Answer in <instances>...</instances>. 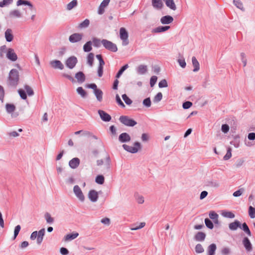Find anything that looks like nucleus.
<instances>
[{"instance_id":"obj_52","label":"nucleus","mask_w":255,"mask_h":255,"mask_svg":"<svg viewBox=\"0 0 255 255\" xmlns=\"http://www.w3.org/2000/svg\"><path fill=\"white\" fill-rule=\"evenodd\" d=\"M77 63V58L75 56H71L67 59L66 64H76Z\"/></svg>"},{"instance_id":"obj_10","label":"nucleus","mask_w":255,"mask_h":255,"mask_svg":"<svg viewBox=\"0 0 255 255\" xmlns=\"http://www.w3.org/2000/svg\"><path fill=\"white\" fill-rule=\"evenodd\" d=\"M242 244L246 250L248 252L251 251L253 250V246L250 240L247 237H245L242 241Z\"/></svg>"},{"instance_id":"obj_32","label":"nucleus","mask_w":255,"mask_h":255,"mask_svg":"<svg viewBox=\"0 0 255 255\" xmlns=\"http://www.w3.org/2000/svg\"><path fill=\"white\" fill-rule=\"evenodd\" d=\"M221 215L224 217L229 219H233L235 217V214L231 211H223Z\"/></svg>"},{"instance_id":"obj_8","label":"nucleus","mask_w":255,"mask_h":255,"mask_svg":"<svg viewBox=\"0 0 255 255\" xmlns=\"http://www.w3.org/2000/svg\"><path fill=\"white\" fill-rule=\"evenodd\" d=\"M98 113L100 117V118L103 121L105 122H109L111 120V116L105 111L102 110H99L98 111Z\"/></svg>"},{"instance_id":"obj_9","label":"nucleus","mask_w":255,"mask_h":255,"mask_svg":"<svg viewBox=\"0 0 255 255\" xmlns=\"http://www.w3.org/2000/svg\"><path fill=\"white\" fill-rule=\"evenodd\" d=\"M88 196L92 202H96L99 198L98 192L93 189L90 190L89 191Z\"/></svg>"},{"instance_id":"obj_14","label":"nucleus","mask_w":255,"mask_h":255,"mask_svg":"<svg viewBox=\"0 0 255 255\" xmlns=\"http://www.w3.org/2000/svg\"><path fill=\"white\" fill-rule=\"evenodd\" d=\"M82 34L74 33L70 36L69 39L71 42L74 43L80 41L82 39Z\"/></svg>"},{"instance_id":"obj_30","label":"nucleus","mask_w":255,"mask_h":255,"mask_svg":"<svg viewBox=\"0 0 255 255\" xmlns=\"http://www.w3.org/2000/svg\"><path fill=\"white\" fill-rule=\"evenodd\" d=\"M22 4L28 5L29 6V8L30 10L33 9V5L31 4V3L29 1H27V0H17V2H16V5L17 6H19V5H21Z\"/></svg>"},{"instance_id":"obj_43","label":"nucleus","mask_w":255,"mask_h":255,"mask_svg":"<svg viewBox=\"0 0 255 255\" xmlns=\"http://www.w3.org/2000/svg\"><path fill=\"white\" fill-rule=\"evenodd\" d=\"M21 230V226L19 225L16 226L14 230V234L13 237V240H15L17 237L20 231Z\"/></svg>"},{"instance_id":"obj_50","label":"nucleus","mask_w":255,"mask_h":255,"mask_svg":"<svg viewBox=\"0 0 255 255\" xmlns=\"http://www.w3.org/2000/svg\"><path fill=\"white\" fill-rule=\"evenodd\" d=\"M209 216L210 218L212 219L213 221L217 219H218L219 217L218 214L213 211H210L209 212Z\"/></svg>"},{"instance_id":"obj_1","label":"nucleus","mask_w":255,"mask_h":255,"mask_svg":"<svg viewBox=\"0 0 255 255\" xmlns=\"http://www.w3.org/2000/svg\"><path fill=\"white\" fill-rule=\"evenodd\" d=\"M9 85L16 87L19 81L18 72L16 69H11L9 73Z\"/></svg>"},{"instance_id":"obj_45","label":"nucleus","mask_w":255,"mask_h":255,"mask_svg":"<svg viewBox=\"0 0 255 255\" xmlns=\"http://www.w3.org/2000/svg\"><path fill=\"white\" fill-rule=\"evenodd\" d=\"M77 5V1L76 0H73L72 1L69 2L67 5V9L68 10H71L73 7H75Z\"/></svg>"},{"instance_id":"obj_39","label":"nucleus","mask_w":255,"mask_h":255,"mask_svg":"<svg viewBox=\"0 0 255 255\" xmlns=\"http://www.w3.org/2000/svg\"><path fill=\"white\" fill-rule=\"evenodd\" d=\"M44 217L47 223L51 224L52 223H53L54 218L51 216L50 214L49 213L46 212L45 214Z\"/></svg>"},{"instance_id":"obj_47","label":"nucleus","mask_w":255,"mask_h":255,"mask_svg":"<svg viewBox=\"0 0 255 255\" xmlns=\"http://www.w3.org/2000/svg\"><path fill=\"white\" fill-rule=\"evenodd\" d=\"M162 99V94L161 92H158L153 98L154 103H158L160 102Z\"/></svg>"},{"instance_id":"obj_6","label":"nucleus","mask_w":255,"mask_h":255,"mask_svg":"<svg viewBox=\"0 0 255 255\" xmlns=\"http://www.w3.org/2000/svg\"><path fill=\"white\" fill-rule=\"evenodd\" d=\"M120 36L121 39L123 40V45H127L128 43V33L126 29L122 27L120 30Z\"/></svg>"},{"instance_id":"obj_37","label":"nucleus","mask_w":255,"mask_h":255,"mask_svg":"<svg viewBox=\"0 0 255 255\" xmlns=\"http://www.w3.org/2000/svg\"><path fill=\"white\" fill-rule=\"evenodd\" d=\"M17 92H18L19 96L20 97L21 99H22V100H24L27 99V96L26 93L23 89H19L17 90Z\"/></svg>"},{"instance_id":"obj_38","label":"nucleus","mask_w":255,"mask_h":255,"mask_svg":"<svg viewBox=\"0 0 255 255\" xmlns=\"http://www.w3.org/2000/svg\"><path fill=\"white\" fill-rule=\"evenodd\" d=\"M205 224L206 226L209 229H213L214 228V224L213 222L208 218L205 219Z\"/></svg>"},{"instance_id":"obj_62","label":"nucleus","mask_w":255,"mask_h":255,"mask_svg":"<svg viewBox=\"0 0 255 255\" xmlns=\"http://www.w3.org/2000/svg\"><path fill=\"white\" fill-rule=\"evenodd\" d=\"M94 55L92 53L89 54L87 57V62L88 64H93L94 61Z\"/></svg>"},{"instance_id":"obj_15","label":"nucleus","mask_w":255,"mask_h":255,"mask_svg":"<svg viewBox=\"0 0 255 255\" xmlns=\"http://www.w3.org/2000/svg\"><path fill=\"white\" fill-rule=\"evenodd\" d=\"M206 235L204 232H198L194 237V239L198 242H203L205 240Z\"/></svg>"},{"instance_id":"obj_18","label":"nucleus","mask_w":255,"mask_h":255,"mask_svg":"<svg viewBox=\"0 0 255 255\" xmlns=\"http://www.w3.org/2000/svg\"><path fill=\"white\" fill-rule=\"evenodd\" d=\"M240 225L241 222L237 220H235L233 222L229 224V228L231 231H236L240 228Z\"/></svg>"},{"instance_id":"obj_20","label":"nucleus","mask_w":255,"mask_h":255,"mask_svg":"<svg viewBox=\"0 0 255 255\" xmlns=\"http://www.w3.org/2000/svg\"><path fill=\"white\" fill-rule=\"evenodd\" d=\"M173 21V18L171 16L166 15L162 17L160 19V22L163 24H169Z\"/></svg>"},{"instance_id":"obj_56","label":"nucleus","mask_w":255,"mask_h":255,"mask_svg":"<svg viewBox=\"0 0 255 255\" xmlns=\"http://www.w3.org/2000/svg\"><path fill=\"white\" fill-rule=\"evenodd\" d=\"M92 42L94 46L95 47H100L101 45L102 44V40L96 38H94L93 39Z\"/></svg>"},{"instance_id":"obj_5","label":"nucleus","mask_w":255,"mask_h":255,"mask_svg":"<svg viewBox=\"0 0 255 255\" xmlns=\"http://www.w3.org/2000/svg\"><path fill=\"white\" fill-rule=\"evenodd\" d=\"M102 45L103 46L108 50L113 52H116L118 50V47L115 43L109 41L107 39H103L102 40Z\"/></svg>"},{"instance_id":"obj_11","label":"nucleus","mask_w":255,"mask_h":255,"mask_svg":"<svg viewBox=\"0 0 255 255\" xmlns=\"http://www.w3.org/2000/svg\"><path fill=\"white\" fill-rule=\"evenodd\" d=\"M6 57L12 61H15L17 59V56L14 50L12 48H8L6 54Z\"/></svg>"},{"instance_id":"obj_42","label":"nucleus","mask_w":255,"mask_h":255,"mask_svg":"<svg viewBox=\"0 0 255 255\" xmlns=\"http://www.w3.org/2000/svg\"><path fill=\"white\" fill-rule=\"evenodd\" d=\"M195 250L197 254H201L204 252V249L202 245L200 244H198L196 245Z\"/></svg>"},{"instance_id":"obj_24","label":"nucleus","mask_w":255,"mask_h":255,"mask_svg":"<svg viewBox=\"0 0 255 255\" xmlns=\"http://www.w3.org/2000/svg\"><path fill=\"white\" fill-rule=\"evenodd\" d=\"M5 37L7 42H11L13 39L12 31L11 29H7L5 32Z\"/></svg>"},{"instance_id":"obj_35","label":"nucleus","mask_w":255,"mask_h":255,"mask_svg":"<svg viewBox=\"0 0 255 255\" xmlns=\"http://www.w3.org/2000/svg\"><path fill=\"white\" fill-rule=\"evenodd\" d=\"M24 88L25 90L27 96H32L34 94L33 89L28 85H24Z\"/></svg>"},{"instance_id":"obj_13","label":"nucleus","mask_w":255,"mask_h":255,"mask_svg":"<svg viewBox=\"0 0 255 255\" xmlns=\"http://www.w3.org/2000/svg\"><path fill=\"white\" fill-rule=\"evenodd\" d=\"M80 163V160L78 157H74L70 160L69 162V166L72 169H75L77 168Z\"/></svg>"},{"instance_id":"obj_59","label":"nucleus","mask_w":255,"mask_h":255,"mask_svg":"<svg viewBox=\"0 0 255 255\" xmlns=\"http://www.w3.org/2000/svg\"><path fill=\"white\" fill-rule=\"evenodd\" d=\"M89 24H90L89 20L88 19H86L85 20H84L82 22H81L79 24V27L80 28L87 27L89 26Z\"/></svg>"},{"instance_id":"obj_58","label":"nucleus","mask_w":255,"mask_h":255,"mask_svg":"<svg viewBox=\"0 0 255 255\" xmlns=\"http://www.w3.org/2000/svg\"><path fill=\"white\" fill-rule=\"evenodd\" d=\"M157 80V77L156 76H152L150 79V86L151 87H153L156 84Z\"/></svg>"},{"instance_id":"obj_57","label":"nucleus","mask_w":255,"mask_h":255,"mask_svg":"<svg viewBox=\"0 0 255 255\" xmlns=\"http://www.w3.org/2000/svg\"><path fill=\"white\" fill-rule=\"evenodd\" d=\"M104 65H99L98 70H97V74L99 77H102L103 75V71H104Z\"/></svg>"},{"instance_id":"obj_44","label":"nucleus","mask_w":255,"mask_h":255,"mask_svg":"<svg viewBox=\"0 0 255 255\" xmlns=\"http://www.w3.org/2000/svg\"><path fill=\"white\" fill-rule=\"evenodd\" d=\"M142 104L144 107H145L146 108L150 107L151 105V102L150 98L149 97H148V98L144 99L143 100Z\"/></svg>"},{"instance_id":"obj_61","label":"nucleus","mask_w":255,"mask_h":255,"mask_svg":"<svg viewBox=\"0 0 255 255\" xmlns=\"http://www.w3.org/2000/svg\"><path fill=\"white\" fill-rule=\"evenodd\" d=\"M244 191V189L243 188L239 189V190H238L236 191L235 192H234L233 193V195L234 197H239L241 195H242V194H243Z\"/></svg>"},{"instance_id":"obj_64","label":"nucleus","mask_w":255,"mask_h":255,"mask_svg":"<svg viewBox=\"0 0 255 255\" xmlns=\"http://www.w3.org/2000/svg\"><path fill=\"white\" fill-rule=\"evenodd\" d=\"M60 253L62 255H68L69 253V252L67 248L65 247H62L60 249Z\"/></svg>"},{"instance_id":"obj_29","label":"nucleus","mask_w":255,"mask_h":255,"mask_svg":"<svg viewBox=\"0 0 255 255\" xmlns=\"http://www.w3.org/2000/svg\"><path fill=\"white\" fill-rule=\"evenodd\" d=\"M128 68V65H124L122 66L117 73L115 78L117 79L120 78L124 71Z\"/></svg>"},{"instance_id":"obj_60","label":"nucleus","mask_w":255,"mask_h":255,"mask_svg":"<svg viewBox=\"0 0 255 255\" xmlns=\"http://www.w3.org/2000/svg\"><path fill=\"white\" fill-rule=\"evenodd\" d=\"M229 126L228 124H223L221 126V130L224 133H227L229 131Z\"/></svg>"},{"instance_id":"obj_36","label":"nucleus","mask_w":255,"mask_h":255,"mask_svg":"<svg viewBox=\"0 0 255 255\" xmlns=\"http://www.w3.org/2000/svg\"><path fill=\"white\" fill-rule=\"evenodd\" d=\"M95 182L100 185H103L105 182V177L102 174L98 175L95 178Z\"/></svg>"},{"instance_id":"obj_33","label":"nucleus","mask_w":255,"mask_h":255,"mask_svg":"<svg viewBox=\"0 0 255 255\" xmlns=\"http://www.w3.org/2000/svg\"><path fill=\"white\" fill-rule=\"evenodd\" d=\"M206 185L208 187L218 188L220 186L219 182L213 180H207L206 181Z\"/></svg>"},{"instance_id":"obj_40","label":"nucleus","mask_w":255,"mask_h":255,"mask_svg":"<svg viewBox=\"0 0 255 255\" xmlns=\"http://www.w3.org/2000/svg\"><path fill=\"white\" fill-rule=\"evenodd\" d=\"M122 97L127 105L129 106L132 104V100L126 94H123Z\"/></svg>"},{"instance_id":"obj_3","label":"nucleus","mask_w":255,"mask_h":255,"mask_svg":"<svg viewBox=\"0 0 255 255\" xmlns=\"http://www.w3.org/2000/svg\"><path fill=\"white\" fill-rule=\"evenodd\" d=\"M133 145L134 146L132 147L127 144H124L122 146L126 151L131 153H137L142 147L140 143L138 141L134 142Z\"/></svg>"},{"instance_id":"obj_7","label":"nucleus","mask_w":255,"mask_h":255,"mask_svg":"<svg viewBox=\"0 0 255 255\" xmlns=\"http://www.w3.org/2000/svg\"><path fill=\"white\" fill-rule=\"evenodd\" d=\"M73 191L76 196L81 201L83 202L85 200V196L83 194V192L77 185H75L73 188Z\"/></svg>"},{"instance_id":"obj_51","label":"nucleus","mask_w":255,"mask_h":255,"mask_svg":"<svg viewBox=\"0 0 255 255\" xmlns=\"http://www.w3.org/2000/svg\"><path fill=\"white\" fill-rule=\"evenodd\" d=\"M244 162L245 160L243 158H239L236 160L234 166L237 168H239L243 165Z\"/></svg>"},{"instance_id":"obj_41","label":"nucleus","mask_w":255,"mask_h":255,"mask_svg":"<svg viewBox=\"0 0 255 255\" xmlns=\"http://www.w3.org/2000/svg\"><path fill=\"white\" fill-rule=\"evenodd\" d=\"M249 215L251 218L254 219L255 218V208L250 206L249 207Z\"/></svg>"},{"instance_id":"obj_27","label":"nucleus","mask_w":255,"mask_h":255,"mask_svg":"<svg viewBox=\"0 0 255 255\" xmlns=\"http://www.w3.org/2000/svg\"><path fill=\"white\" fill-rule=\"evenodd\" d=\"M166 6L170 8L171 9L175 10L176 9V6L173 0H163Z\"/></svg>"},{"instance_id":"obj_31","label":"nucleus","mask_w":255,"mask_h":255,"mask_svg":"<svg viewBox=\"0 0 255 255\" xmlns=\"http://www.w3.org/2000/svg\"><path fill=\"white\" fill-rule=\"evenodd\" d=\"M169 28H170L169 26H158V27L155 28V29H154L153 30V32H154L155 33H160V32L167 31Z\"/></svg>"},{"instance_id":"obj_12","label":"nucleus","mask_w":255,"mask_h":255,"mask_svg":"<svg viewBox=\"0 0 255 255\" xmlns=\"http://www.w3.org/2000/svg\"><path fill=\"white\" fill-rule=\"evenodd\" d=\"M131 140L130 135L127 132H123L119 136V140L122 143L129 142Z\"/></svg>"},{"instance_id":"obj_19","label":"nucleus","mask_w":255,"mask_h":255,"mask_svg":"<svg viewBox=\"0 0 255 255\" xmlns=\"http://www.w3.org/2000/svg\"><path fill=\"white\" fill-rule=\"evenodd\" d=\"M75 78L77 80L79 83H83L85 81L86 76L84 73L82 71H79L75 74Z\"/></svg>"},{"instance_id":"obj_28","label":"nucleus","mask_w":255,"mask_h":255,"mask_svg":"<svg viewBox=\"0 0 255 255\" xmlns=\"http://www.w3.org/2000/svg\"><path fill=\"white\" fill-rule=\"evenodd\" d=\"M76 92L82 98H86L88 96L87 91L82 87H78L76 89Z\"/></svg>"},{"instance_id":"obj_54","label":"nucleus","mask_w":255,"mask_h":255,"mask_svg":"<svg viewBox=\"0 0 255 255\" xmlns=\"http://www.w3.org/2000/svg\"><path fill=\"white\" fill-rule=\"evenodd\" d=\"M158 86L160 88H166L168 87V83L165 79H162L158 83Z\"/></svg>"},{"instance_id":"obj_21","label":"nucleus","mask_w":255,"mask_h":255,"mask_svg":"<svg viewBox=\"0 0 255 255\" xmlns=\"http://www.w3.org/2000/svg\"><path fill=\"white\" fill-rule=\"evenodd\" d=\"M240 228L244 232L249 236L251 237L252 236V233L250 230L249 227L246 222L243 223V224L241 223Z\"/></svg>"},{"instance_id":"obj_48","label":"nucleus","mask_w":255,"mask_h":255,"mask_svg":"<svg viewBox=\"0 0 255 255\" xmlns=\"http://www.w3.org/2000/svg\"><path fill=\"white\" fill-rule=\"evenodd\" d=\"M232 149L231 147H228L226 155L223 157L224 160H227L232 157Z\"/></svg>"},{"instance_id":"obj_25","label":"nucleus","mask_w":255,"mask_h":255,"mask_svg":"<svg viewBox=\"0 0 255 255\" xmlns=\"http://www.w3.org/2000/svg\"><path fill=\"white\" fill-rule=\"evenodd\" d=\"M79 236V234L77 232H73L68 234L64 236V240L65 241H71L76 239Z\"/></svg>"},{"instance_id":"obj_26","label":"nucleus","mask_w":255,"mask_h":255,"mask_svg":"<svg viewBox=\"0 0 255 255\" xmlns=\"http://www.w3.org/2000/svg\"><path fill=\"white\" fill-rule=\"evenodd\" d=\"M152 5L154 8L159 9L162 8L163 3L161 0H152Z\"/></svg>"},{"instance_id":"obj_55","label":"nucleus","mask_w":255,"mask_h":255,"mask_svg":"<svg viewBox=\"0 0 255 255\" xmlns=\"http://www.w3.org/2000/svg\"><path fill=\"white\" fill-rule=\"evenodd\" d=\"M193 105V103L190 101H185L183 103L182 107L184 109L186 110L189 109Z\"/></svg>"},{"instance_id":"obj_53","label":"nucleus","mask_w":255,"mask_h":255,"mask_svg":"<svg viewBox=\"0 0 255 255\" xmlns=\"http://www.w3.org/2000/svg\"><path fill=\"white\" fill-rule=\"evenodd\" d=\"M116 101L117 103L118 104V105L121 106L122 108L125 107V104L122 102V100L121 99V98L118 94H117L116 95Z\"/></svg>"},{"instance_id":"obj_49","label":"nucleus","mask_w":255,"mask_h":255,"mask_svg":"<svg viewBox=\"0 0 255 255\" xmlns=\"http://www.w3.org/2000/svg\"><path fill=\"white\" fill-rule=\"evenodd\" d=\"M13 1V0H2L0 1V7H3L11 4Z\"/></svg>"},{"instance_id":"obj_16","label":"nucleus","mask_w":255,"mask_h":255,"mask_svg":"<svg viewBox=\"0 0 255 255\" xmlns=\"http://www.w3.org/2000/svg\"><path fill=\"white\" fill-rule=\"evenodd\" d=\"M110 0H103L101 2L99 8L98 13L99 14H102L105 11V8L109 4Z\"/></svg>"},{"instance_id":"obj_34","label":"nucleus","mask_w":255,"mask_h":255,"mask_svg":"<svg viewBox=\"0 0 255 255\" xmlns=\"http://www.w3.org/2000/svg\"><path fill=\"white\" fill-rule=\"evenodd\" d=\"M15 106L13 104L7 103L5 105V109L6 112L10 114L13 112L15 110Z\"/></svg>"},{"instance_id":"obj_23","label":"nucleus","mask_w":255,"mask_h":255,"mask_svg":"<svg viewBox=\"0 0 255 255\" xmlns=\"http://www.w3.org/2000/svg\"><path fill=\"white\" fill-rule=\"evenodd\" d=\"M9 15L10 18H20L22 14L19 10L13 9L9 12Z\"/></svg>"},{"instance_id":"obj_2","label":"nucleus","mask_w":255,"mask_h":255,"mask_svg":"<svg viewBox=\"0 0 255 255\" xmlns=\"http://www.w3.org/2000/svg\"><path fill=\"white\" fill-rule=\"evenodd\" d=\"M85 87L88 89L93 90V93L96 96L98 101L100 102L102 101L103 92L100 89L98 88L97 86L95 83H93L87 84L86 85Z\"/></svg>"},{"instance_id":"obj_22","label":"nucleus","mask_w":255,"mask_h":255,"mask_svg":"<svg viewBox=\"0 0 255 255\" xmlns=\"http://www.w3.org/2000/svg\"><path fill=\"white\" fill-rule=\"evenodd\" d=\"M137 73L139 75L145 74L147 71V67L146 65H140L136 69Z\"/></svg>"},{"instance_id":"obj_46","label":"nucleus","mask_w":255,"mask_h":255,"mask_svg":"<svg viewBox=\"0 0 255 255\" xmlns=\"http://www.w3.org/2000/svg\"><path fill=\"white\" fill-rule=\"evenodd\" d=\"M83 49L85 52H89L92 49V42H87L83 46Z\"/></svg>"},{"instance_id":"obj_17","label":"nucleus","mask_w":255,"mask_h":255,"mask_svg":"<svg viewBox=\"0 0 255 255\" xmlns=\"http://www.w3.org/2000/svg\"><path fill=\"white\" fill-rule=\"evenodd\" d=\"M217 249V246L215 244H210L207 249V255H215Z\"/></svg>"},{"instance_id":"obj_4","label":"nucleus","mask_w":255,"mask_h":255,"mask_svg":"<svg viewBox=\"0 0 255 255\" xmlns=\"http://www.w3.org/2000/svg\"><path fill=\"white\" fill-rule=\"evenodd\" d=\"M119 121L125 126L129 127H133L137 124V122L133 119L130 118L128 116H121Z\"/></svg>"},{"instance_id":"obj_63","label":"nucleus","mask_w":255,"mask_h":255,"mask_svg":"<svg viewBox=\"0 0 255 255\" xmlns=\"http://www.w3.org/2000/svg\"><path fill=\"white\" fill-rule=\"evenodd\" d=\"M234 3L238 8L243 9V4L240 0H234Z\"/></svg>"}]
</instances>
